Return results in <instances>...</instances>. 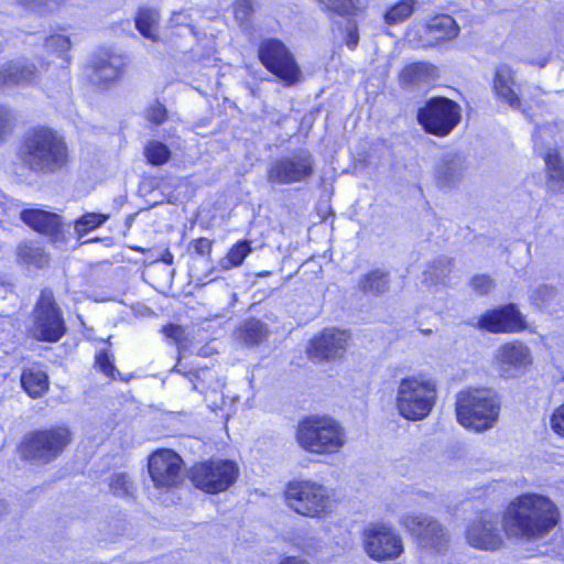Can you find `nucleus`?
Segmentation results:
<instances>
[{
	"instance_id": "nucleus-1",
	"label": "nucleus",
	"mask_w": 564,
	"mask_h": 564,
	"mask_svg": "<svg viewBox=\"0 0 564 564\" xmlns=\"http://www.w3.org/2000/svg\"><path fill=\"white\" fill-rule=\"evenodd\" d=\"M562 522L557 503L549 496L524 492L512 498L502 514L484 509L475 513L465 529L466 543L480 551H497L503 545L502 531L509 538L538 541Z\"/></svg>"
},
{
	"instance_id": "nucleus-2",
	"label": "nucleus",
	"mask_w": 564,
	"mask_h": 564,
	"mask_svg": "<svg viewBox=\"0 0 564 564\" xmlns=\"http://www.w3.org/2000/svg\"><path fill=\"white\" fill-rule=\"evenodd\" d=\"M69 163L70 152L65 137L48 124H34L20 137L13 172L47 176L67 169Z\"/></svg>"
},
{
	"instance_id": "nucleus-3",
	"label": "nucleus",
	"mask_w": 564,
	"mask_h": 564,
	"mask_svg": "<svg viewBox=\"0 0 564 564\" xmlns=\"http://www.w3.org/2000/svg\"><path fill=\"white\" fill-rule=\"evenodd\" d=\"M345 427L335 417L326 414H308L299 420L295 441L299 447L311 455L334 456L346 444Z\"/></svg>"
},
{
	"instance_id": "nucleus-4",
	"label": "nucleus",
	"mask_w": 564,
	"mask_h": 564,
	"mask_svg": "<svg viewBox=\"0 0 564 564\" xmlns=\"http://www.w3.org/2000/svg\"><path fill=\"white\" fill-rule=\"evenodd\" d=\"M454 409L459 425L480 433L494 427L500 415L501 402L490 388L466 387L457 392Z\"/></svg>"
},
{
	"instance_id": "nucleus-5",
	"label": "nucleus",
	"mask_w": 564,
	"mask_h": 564,
	"mask_svg": "<svg viewBox=\"0 0 564 564\" xmlns=\"http://www.w3.org/2000/svg\"><path fill=\"white\" fill-rule=\"evenodd\" d=\"M73 442V432L65 424H55L26 432L17 444L19 458L32 465L55 462Z\"/></svg>"
},
{
	"instance_id": "nucleus-6",
	"label": "nucleus",
	"mask_w": 564,
	"mask_h": 564,
	"mask_svg": "<svg viewBox=\"0 0 564 564\" xmlns=\"http://www.w3.org/2000/svg\"><path fill=\"white\" fill-rule=\"evenodd\" d=\"M62 307L51 289H43L32 308L26 336L35 343L56 344L67 334Z\"/></svg>"
},
{
	"instance_id": "nucleus-7",
	"label": "nucleus",
	"mask_w": 564,
	"mask_h": 564,
	"mask_svg": "<svg viewBox=\"0 0 564 564\" xmlns=\"http://www.w3.org/2000/svg\"><path fill=\"white\" fill-rule=\"evenodd\" d=\"M437 387L435 381L421 376L402 378L395 398L399 414L408 421L427 417L436 405Z\"/></svg>"
},
{
	"instance_id": "nucleus-8",
	"label": "nucleus",
	"mask_w": 564,
	"mask_h": 564,
	"mask_svg": "<svg viewBox=\"0 0 564 564\" xmlns=\"http://www.w3.org/2000/svg\"><path fill=\"white\" fill-rule=\"evenodd\" d=\"M285 505L305 518H326L332 511V497L325 486L311 479L290 480L284 488Z\"/></svg>"
},
{
	"instance_id": "nucleus-9",
	"label": "nucleus",
	"mask_w": 564,
	"mask_h": 564,
	"mask_svg": "<svg viewBox=\"0 0 564 564\" xmlns=\"http://www.w3.org/2000/svg\"><path fill=\"white\" fill-rule=\"evenodd\" d=\"M239 475L240 469L235 460L214 457L195 462L186 473L195 489L212 496L231 488Z\"/></svg>"
},
{
	"instance_id": "nucleus-10",
	"label": "nucleus",
	"mask_w": 564,
	"mask_h": 564,
	"mask_svg": "<svg viewBox=\"0 0 564 564\" xmlns=\"http://www.w3.org/2000/svg\"><path fill=\"white\" fill-rule=\"evenodd\" d=\"M257 58L263 68L284 87L303 80V72L293 51L278 37H264L257 47Z\"/></svg>"
},
{
	"instance_id": "nucleus-11",
	"label": "nucleus",
	"mask_w": 564,
	"mask_h": 564,
	"mask_svg": "<svg viewBox=\"0 0 564 564\" xmlns=\"http://www.w3.org/2000/svg\"><path fill=\"white\" fill-rule=\"evenodd\" d=\"M460 105L443 95L431 96L416 109V122L430 135L446 138L459 126Z\"/></svg>"
},
{
	"instance_id": "nucleus-12",
	"label": "nucleus",
	"mask_w": 564,
	"mask_h": 564,
	"mask_svg": "<svg viewBox=\"0 0 564 564\" xmlns=\"http://www.w3.org/2000/svg\"><path fill=\"white\" fill-rule=\"evenodd\" d=\"M130 65L127 54L111 47L97 48L88 63L90 82L99 90H109L121 83Z\"/></svg>"
},
{
	"instance_id": "nucleus-13",
	"label": "nucleus",
	"mask_w": 564,
	"mask_h": 564,
	"mask_svg": "<svg viewBox=\"0 0 564 564\" xmlns=\"http://www.w3.org/2000/svg\"><path fill=\"white\" fill-rule=\"evenodd\" d=\"M475 327L492 335H511L527 332L529 323L518 304L509 302L482 312L478 316Z\"/></svg>"
},
{
	"instance_id": "nucleus-14",
	"label": "nucleus",
	"mask_w": 564,
	"mask_h": 564,
	"mask_svg": "<svg viewBox=\"0 0 564 564\" xmlns=\"http://www.w3.org/2000/svg\"><path fill=\"white\" fill-rule=\"evenodd\" d=\"M184 460L172 448L155 449L148 458V471L154 487L172 490L183 484Z\"/></svg>"
},
{
	"instance_id": "nucleus-15",
	"label": "nucleus",
	"mask_w": 564,
	"mask_h": 564,
	"mask_svg": "<svg viewBox=\"0 0 564 564\" xmlns=\"http://www.w3.org/2000/svg\"><path fill=\"white\" fill-rule=\"evenodd\" d=\"M362 545L366 554L377 562L392 561L404 551L401 536L392 527L373 523L362 532Z\"/></svg>"
},
{
	"instance_id": "nucleus-16",
	"label": "nucleus",
	"mask_w": 564,
	"mask_h": 564,
	"mask_svg": "<svg viewBox=\"0 0 564 564\" xmlns=\"http://www.w3.org/2000/svg\"><path fill=\"white\" fill-rule=\"evenodd\" d=\"M350 333L337 327H325L315 334L306 346V356L314 362H327L345 358Z\"/></svg>"
},
{
	"instance_id": "nucleus-17",
	"label": "nucleus",
	"mask_w": 564,
	"mask_h": 564,
	"mask_svg": "<svg viewBox=\"0 0 564 564\" xmlns=\"http://www.w3.org/2000/svg\"><path fill=\"white\" fill-rule=\"evenodd\" d=\"M314 174V159L310 151L297 150L291 155L275 160L267 172L270 183H301Z\"/></svg>"
},
{
	"instance_id": "nucleus-18",
	"label": "nucleus",
	"mask_w": 564,
	"mask_h": 564,
	"mask_svg": "<svg viewBox=\"0 0 564 564\" xmlns=\"http://www.w3.org/2000/svg\"><path fill=\"white\" fill-rule=\"evenodd\" d=\"M400 525L419 545L441 550L449 543L447 531L432 517L406 513L401 517Z\"/></svg>"
},
{
	"instance_id": "nucleus-19",
	"label": "nucleus",
	"mask_w": 564,
	"mask_h": 564,
	"mask_svg": "<svg viewBox=\"0 0 564 564\" xmlns=\"http://www.w3.org/2000/svg\"><path fill=\"white\" fill-rule=\"evenodd\" d=\"M20 219L31 230L46 237L52 243L63 240V219L56 213L41 208H24L20 212Z\"/></svg>"
},
{
	"instance_id": "nucleus-20",
	"label": "nucleus",
	"mask_w": 564,
	"mask_h": 564,
	"mask_svg": "<svg viewBox=\"0 0 564 564\" xmlns=\"http://www.w3.org/2000/svg\"><path fill=\"white\" fill-rule=\"evenodd\" d=\"M423 33L427 40V46L438 47L458 37L460 26L448 13H434L423 25Z\"/></svg>"
},
{
	"instance_id": "nucleus-21",
	"label": "nucleus",
	"mask_w": 564,
	"mask_h": 564,
	"mask_svg": "<svg viewBox=\"0 0 564 564\" xmlns=\"http://www.w3.org/2000/svg\"><path fill=\"white\" fill-rule=\"evenodd\" d=\"M437 78L438 68L434 64L424 61L405 64L398 75L399 85L403 89L427 85Z\"/></svg>"
},
{
	"instance_id": "nucleus-22",
	"label": "nucleus",
	"mask_w": 564,
	"mask_h": 564,
	"mask_svg": "<svg viewBox=\"0 0 564 564\" xmlns=\"http://www.w3.org/2000/svg\"><path fill=\"white\" fill-rule=\"evenodd\" d=\"M496 362L501 369H525L532 364L529 347L520 340L502 344L496 354Z\"/></svg>"
},
{
	"instance_id": "nucleus-23",
	"label": "nucleus",
	"mask_w": 564,
	"mask_h": 564,
	"mask_svg": "<svg viewBox=\"0 0 564 564\" xmlns=\"http://www.w3.org/2000/svg\"><path fill=\"white\" fill-rule=\"evenodd\" d=\"M514 73L509 66H500L495 72L492 79V91L495 96L511 108L520 109L521 100L514 90Z\"/></svg>"
},
{
	"instance_id": "nucleus-24",
	"label": "nucleus",
	"mask_w": 564,
	"mask_h": 564,
	"mask_svg": "<svg viewBox=\"0 0 564 564\" xmlns=\"http://www.w3.org/2000/svg\"><path fill=\"white\" fill-rule=\"evenodd\" d=\"M20 384L31 399L44 397L50 389V378L39 364L22 369Z\"/></svg>"
},
{
	"instance_id": "nucleus-25",
	"label": "nucleus",
	"mask_w": 564,
	"mask_h": 564,
	"mask_svg": "<svg viewBox=\"0 0 564 564\" xmlns=\"http://www.w3.org/2000/svg\"><path fill=\"white\" fill-rule=\"evenodd\" d=\"M14 257L18 264L35 269H43L50 262V254L37 241L31 239H23L17 245Z\"/></svg>"
},
{
	"instance_id": "nucleus-26",
	"label": "nucleus",
	"mask_w": 564,
	"mask_h": 564,
	"mask_svg": "<svg viewBox=\"0 0 564 564\" xmlns=\"http://www.w3.org/2000/svg\"><path fill=\"white\" fill-rule=\"evenodd\" d=\"M37 77V68L31 63H17L10 61L0 67V87L15 86L34 82Z\"/></svg>"
},
{
	"instance_id": "nucleus-27",
	"label": "nucleus",
	"mask_w": 564,
	"mask_h": 564,
	"mask_svg": "<svg viewBox=\"0 0 564 564\" xmlns=\"http://www.w3.org/2000/svg\"><path fill=\"white\" fill-rule=\"evenodd\" d=\"M547 184L556 193H564V159L557 149H550L543 155Z\"/></svg>"
},
{
	"instance_id": "nucleus-28",
	"label": "nucleus",
	"mask_w": 564,
	"mask_h": 564,
	"mask_svg": "<svg viewBox=\"0 0 564 564\" xmlns=\"http://www.w3.org/2000/svg\"><path fill=\"white\" fill-rule=\"evenodd\" d=\"M389 289V273L379 269L362 274L358 281V290L365 295L379 296Z\"/></svg>"
},
{
	"instance_id": "nucleus-29",
	"label": "nucleus",
	"mask_w": 564,
	"mask_h": 564,
	"mask_svg": "<svg viewBox=\"0 0 564 564\" xmlns=\"http://www.w3.org/2000/svg\"><path fill=\"white\" fill-rule=\"evenodd\" d=\"M252 252L251 241L240 239L236 241L218 262L221 271H229L243 264L246 258Z\"/></svg>"
},
{
	"instance_id": "nucleus-30",
	"label": "nucleus",
	"mask_w": 564,
	"mask_h": 564,
	"mask_svg": "<svg viewBox=\"0 0 564 564\" xmlns=\"http://www.w3.org/2000/svg\"><path fill=\"white\" fill-rule=\"evenodd\" d=\"M328 14L346 19L355 18L364 11L361 0H315Z\"/></svg>"
},
{
	"instance_id": "nucleus-31",
	"label": "nucleus",
	"mask_w": 564,
	"mask_h": 564,
	"mask_svg": "<svg viewBox=\"0 0 564 564\" xmlns=\"http://www.w3.org/2000/svg\"><path fill=\"white\" fill-rule=\"evenodd\" d=\"M159 13L156 10L148 7L138 9L134 17V24L138 32L145 39L158 40Z\"/></svg>"
},
{
	"instance_id": "nucleus-32",
	"label": "nucleus",
	"mask_w": 564,
	"mask_h": 564,
	"mask_svg": "<svg viewBox=\"0 0 564 564\" xmlns=\"http://www.w3.org/2000/svg\"><path fill=\"white\" fill-rule=\"evenodd\" d=\"M238 330L241 340L249 346L259 345L269 334L267 325L254 317L245 319Z\"/></svg>"
},
{
	"instance_id": "nucleus-33",
	"label": "nucleus",
	"mask_w": 564,
	"mask_h": 564,
	"mask_svg": "<svg viewBox=\"0 0 564 564\" xmlns=\"http://www.w3.org/2000/svg\"><path fill=\"white\" fill-rule=\"evenodd\" d=\"M143 156L151 166H162L172 159V150L161 140L151 139L143 147Z\"/></svg>"
},
{
	"instance_id": "nucleus-34",
	"label": "nucleus",
	"mask_w": 564,
	"mask_h": 564,
	"mask_svg": "<svg viewBox=\"0 0 564 564\" xmlns=\"http://www.w3.org/2000/svg\"><path fill=\"white\" fill-rule=\"evenodd\" d=\"M463 169L454 159H443L436 167V183L440 186H452L462 178Z\"/></svg>"
},
{
	"instance_id": "nucleus-35",
	"label": "nucleus",
	"mask_w": 564,
	"mask_h": 564,
	"mask_svg": "<svg viewBox=\"0 0 564 564\" xmlns=\"http://www.w3.org/2000/svg\"><path fill=\"white\" fill-rule=\"evenodd\" d=\"M110 492L118 498L134 499L137 487L127 473H115L108 481Z\"/></svg>"
},
{
	"instance_id": "nucleus-36",
	"label": "nucleus",
	"mask_w": 564,
	"mask_h": 564,
	"mask_svg": "<svg viewBox=\"0 0 564 564\" xmlns=\"http://www.w3.org/2000/svg\"><path fill=\"white\" fill-rule=\"evenodd\" d=\"M415 3V0L397 1L384 11V23L388 25H395L406 21L413 14Z\"/></svg>"
},
{
	"instance_id": "nucleus-37",
	"label": "nucleus",
	"mask_w": 564,
	"mask_h": 564,
	"mask_svg": "<svg viewBox=\"0 0 564 564\" xmlns=\"http://www.w3.org/2000/svg\"><path fill=\"white\" fill-rule=\"evenodd\" d=\"M108 219V215L99 213H85L75 220L74 228L78 236H85L90 231L102 226Z\"/></svg>"
},
{
	"instance_id": "nucleus-38",
	"label": "nucleus",
	"mask_w": 564,
	"mask_h": 564,
	"mask_svg": "<svg viewBox=\"0 0 564 564\" xmlns=\"http://www.w3.org/2000/svg\"><path fill=\"white\" fill-rule=\"evenodd\" d=\"M13 2L25 11L44 15L62 7L66 0H13Z\"/></svg>"
},
{
	"instance_id": "nucleus-39",
	"label": "nucleus",
	"mask_w": 564,
	"mask_h": 564,
	"mask_svg": "<svg viewBox=\"0 0 564 564\" xmlns=\"http://www.w3.org/2000/svg\"><path fill=\"white\" fill-rule=\"evenodd\" d=\"M95 367L107 378L113 380L116 378V367L112 355L107 349H100L95 356Z\"/></svg>"
},
{
	"instance_id": "nucleus-40",
	"label": "nucleus",
	"mask_w": 564,
	"mask_h": 564,
	"mask_svg": "<svg viewBox=\"0 0 564 564\" xmlns=\"http://www.w3.org/2000/svg\"><path fill=\"white\" fill-rule=\"evenodd\" d=\"M469 285L477 295L485 296L495 288V281L489 274H475L471 276Z\"/></svg>"
},
{
	"instance_id": "nucleus-41",
	"label": "nucleus",
	"mask_w": 564,
	"mask_h": 564,
	"mask_svg": "<svg viewBox=\"0 0 564 564\" xmlns=\"http://www.w3.org/2000/svg\"><path fill=\"white\" fill-rule=\"evenodd\" d=\"M253 11V0H235L232 3V14L235 20L239 23L250 21Z\"/></svg>"
},
{
	"instance_id": "nucleus-42",
	"label": "nucleus",
	"mask_w": 564,
	"mask_h": 564,
	"mask_svg": "<svg viewBox=\"0 0 564 564\" xmlns=\"http://www.w3.org/2000/svg\"><path fill=\"white\" fill-rule=\"evenodd\" d=\"M549 425L558 438L564 440V401L553 409L549 417Z\"/></svg>"
},
{
	"instance_id": "nucleus-43",
	"label": "nucleus",
	"mask_w": 564,
	"mask_h": 564,
	"mask_svg": "<svg viewBox=\"0 0 564 564\" xmlns=\"http://www.w3.org/2000/svg\"><path fill=\"white\" fill-rule=\"evenodd\" d=\"M46 43L53 50L58 51L62 54H65L67 64L70 63V57L67 55V53L72 48V42L68 36L54 33V34H51L50 36H47Z\"/></svg>"
},
{
	"instance_id": "nucleus-44",
	"label": "nucleus",
	"mask_w": 564,
	"mask_h": 564,
	"mask_svg": "<svg viewBox=\"0 0 564 564\" xmlns=\"http://www.w3.org/2000/svg\"><path fill=\"white\" fill-rule=\"evenodd\" d=\"M167 118L169 112L166 107L159 101H155L147 109V120L154 126L163 124Z\"/></svg>"
},
{
	"instance_id": "nucleus-45",
	"label": "nucleus",
	"mask_w": 564,
	"mask_h": 564,
	"mask_svg": "<svg viewBox=\"0 0 564 564\" xmlns=\"http://www.w3.org/2000/svg\"><path fill=\"white\" fill-rule=\"evenodd\" d=\"M161 333L177 346L183 345L186 340L185 328L178 324L167 323L162 327Z\"/></svg>"
},
{
	"instance_id": "nucleus-46",
	"label": "nucleus",
	"mask_w": 564,
	"mask_h": 564,
	"mask_svg": "<svg viewBox=\"0 0 564 564\" xmlns=\"http://www.w3.org/2000/svg\"><path fill=\"white\" fill-rule=\"evenodd\" d=\"M214 241L206 237H198L191 241L193 252L199 257L210 258Z\"/></svg>"
},
{
	"instance_id": "nucleus-47",
	"label": "nucleus",
	"mask_w": 564,
	"mask_h": 564,
	"mask_svg": "<svg viewBox=\"0 0 564 564\" xmlns=\"http://www.w3.org/2000/svg\"><path fill=\"white\" fill-rule=\"evenodd\" d=\"M14 127V118L11 116L10 111L0 108V140H2L6 134L12 132Z\"/></svg>"
},
{
	"instance_id": "nucleus-48",
	"label": "nucleus",
	"mask_w": 564,
	"mask_h": 564,
	"mask_svg": "<svg viewBox=\"0 0 564 564\" xmlns=\"http://www.w3.org/2000/svg\"><path fill=\"white\" fill-rule=\"evenodd\" d=\"M344 42L350 51H355L359 44V32L356 23L350 24L344 35Z\"/></svg>"
},
{
	"instance_id": "nucleus-49",
	"label": "nucleus",
	"mask_w": 564,
	"mask_h": 564,
	"mask_svg": "<svg viewBox=\"0 0 564 564\" xmlns=\"http://www.w3.org/2000/svg\"><path fill=\"white\" fill-rule=\"evenodd\" d=\"M154 262H163L166 265H172L174 263V256L169 248H165L161 252L160 257L154 260Z\"/></svg>"
},
{
	"instance_id": "nucleus-50",
	"label": "nucleus",
	"mask_w": 564,
	"mask_h": 564,
	"mask_svg": "<svg viewBox=\"0 0 564 564\" xmlns=\"http://www.w3.org/2000/svg\"><path fill=\"white\" fill-rule=\"evenodd\" d=\"M451 264H452V260H447V261L436 260L430 264V269L433 270L434 272H436L438 270L442 271L443 269H445L446 267H449Z\"/></svg>"
},
{
	"instance_id": "nucleus-51",
	"label": "nucleus",
	"mask_w": 564,
	"mask_h": 564,
	"mask_svg": "<svg viewBox=\"0 0 564 564\" xmlns=\"http://www.w3.org/2000/svg\"><path fill=\"white\" fill-rule=\"evenodd\" d=\"M279 564H310L304 560L297 558L295 556H286Z\"/></svg>"
},
{
	"instance_id": "nucleus-52",
	"label": "nucleus",
	"mask_w": 564,
	"mask_h": 564,
	"mask_svg": "<svg viewBox=\"0 0 564 564\" xmlns=\"http://www.w3.org/2000/svg\"><path fill=\"white\" fill-rule=\"evenodd\" d=\"M69 84H70V75H69V70H68V67H66V69L64 70V82H63V88H69Z\"/></svg>"
},
{
	"instance_id": "nucleus-53",
	"label": "nucleus",
	"mask_w": 564,
	"mask_h": 564,
	"mask_svg": "<svg viewBox=\"0 0 564 564\" xmlns=\"http://www.w3.org/2000/svg\"><path fill=\"white\" fill-rule=\"evenodd\" d=\"M131 249L142 254H144L148 251L145 248L139 246L132 247Z\"/></svg>"
}]
</instances>
